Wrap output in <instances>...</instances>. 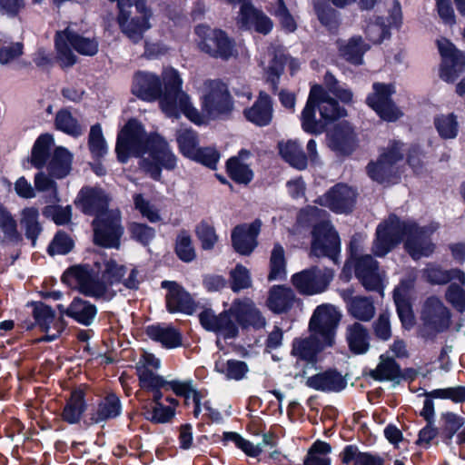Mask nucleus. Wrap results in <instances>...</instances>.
I'll list each match as a JSON object with an SVG mask.
<instances>
[{
    "label": "nucleus",
    "mask_w": 465,
    "mask_h": 465,
    "mask_svg": "<svg viewBox=\"0 0 465 465\" xmlns=\"http://www.w3.org/2000/svg\"><path fill=\"white\" fill-rule=\"evenodd\" d=\"M200 101L203 112L212 119L228 115L233 109V102L228 87L219 80L203 82Z\"/></svg>",
    "instance_id": "6"
},
{
    "label": "nucleus",
    "mask_w": 465,
    "mask_h": 465,
    "mask_svg": "<svg viewBox=\"0 0 465 465\" xmlns=\"http://www.w3.org/2000/svg\"><path fill=\"white\" fill-rule=\"evenodd\" d=\"M238 24L244 28H254L262 34H268L272 28L271 19L262 12L255 9L251 1H244L240 7Z\"/></svg>",
    "instance_id": "31"
},
{
    "label": "nucleus",
    "mask_w": 465,
    "mask_h": 465,
    "mask_svg": "<svg viewBox=\"0 0 465 465\" xmlns=\"http://www.w3.org/2000/svg\"><path fill=\"white\" fill-rule=\"evenodd\" d=\"M35 190L41 193H47L45 202L54 203L59 202L56 183L43 172L37 173L34 179Z\"/></svg>",
    "instance_id": "59"
},
{
    "label": "nucleus",
    "mask_w": 465,
    "mask_h": 465,
    "mask_svg": "<svg viewBox=\"0 0 465 465\" xmlns=\"http://www.w3.org/2000/svg\"><path fill=\"white\" fill-rule=\"evenodd\" d=\"M337 45L340 54L353 64L362 63L363 54L370 47L360 36H353L348 41L340 40L337 42Z\"/></svg>",
    "instance_id": "46"
},
{
    "label": "nucleus",
    "mask_w": 465,
    "mask_h": 465,
    "mask_svg": "<svg viewBox=\"0 0 465 465\" xmlns=\"http://www.w3.org/2000/svg\"><path fill=\"white\" fill-rule=\"evenodd\" d=\"M147 336L168 350L178 348L183 344L182 333L166 323H155L147 326Z\"/></svg>",
    "instance_id": "34"
},
{
    "label": "nucleus",
    "mask_w": 465,
    "mask_h": 465,
    "mask_svg": "<svg viewBox=\"0 0 465 465\" xmlns=\"http://www.w3.org/2000/svg\"><path fill=\"white\" fill-rule=\"evenodd\" d=\"M195 35L199 49L213 58L229 60L238 55L234 42L223 30L200 25Z\"/></svg>",
    "instance_id": "7"
},
{
    "label": "nucleus",
    "mask_w": 465,
    "mask_h": 465,
    "mask_svg": "<svg viewBox=\"0 0 465 465\" xmlns=\"http://www.w3.org/2000/svg\"><path fill=\"white\" fill-rule=\"evenodd\" d=\"M345 465H384V460L378 454L362 452L354 445L346 446L341 453Z\"/></svg>",
    "instance_id": "44"
},
{
    "label": "nucleus",
    "mask_w": 465,
    "mask_h": 465,
    "mask_svg": "<svg viewBox=\"0 0 465 465\" xmlns=\"http://www.w3.org/2000/svg\"><path fill=\"white\" fill-rule=\"evenodd\" d=\"M88 146L92 155L95 158L103 157L107 153V145L100 124L91 126Z\"/></svg>",
    "instance_id": "61"
},
{
    "label": "nucleus",
    "mask_w": 465,
    "mask_h": 465,
    "mask_svg": "<svg viewBox=\"0 0 465 465\" xmlns=\"http://www.w3.org/2000/svg\"><path fill=\"white\" fill-rule=\"evenodd\" d=\"M331 451L330 444L324 441H315L304 459L305 465H331L329 454Z\"/></svg>",
    "instance_id": "56"
},
{
    "label": "nucleus",
    "mask_w": 465,
    "mask_h": 465,
    "mask_svg": "<svg viewBox=\"0 0 465 465\" xmlns=\"http://www.w3.org/2000/svg\"><path fill=\"white\" fill-rule=\"evenodd\" d=\"M426 279L435 284H444L451 280H457L459 283L452 282L449 285L445 298L457 311L465 312V274L460 270L443 271L435 265L428 266L424 271Z\"/></svg>",
    "instance_id": "10"
},
{
    "label": "nucleus",
    "mask_w": 465,
    "mask_h": 465,
    "mask_svg": "<svg viewBox=\"0 0 465 465\" xmlns=\"http://www.w3.org/2000/svg\"><path fill=\"white\" fill-rule=\"evenodd\" d=\"M434 125L442 139H454L459 134V123L454 114L435 117Z\"/></svg>",
    "instance_id": "55"
},
{
    "label": "nucleus",
    "mask_w": 465,
    "mask_h": 465,
    "mask_svg": "<svg viewBox=\"0 0 465 465\" xmlns=\"http://www.w3.org/2000/svg\"><path fill=\"white\" fill-rule=\"evenodd\" d=\"M149 387H155L161 391L172 390L177 396L184 398L186 405H188L189 401L192 400L193 403L194 404L193 415L195 418H198L200 416L202 411V395L193 388V381L191 380H174L168 381L164 380L162 376L153 374L149 375L147 373V390L149 389Z\"/></svg>",
    "instance_id": "19"
},
{
    "label": "nucleus",
    "mask_w": 465,
    "mask_h": 465,
    "mask_svg": "<svg viewBox=\"0 0 465 465\" xmlns=\"http://www.w3.org/2000/svg\"><path fill=\"white\" fill-rule=\"evenodd\" d=\"M289 64V67L293 74L300 67L298 60L287 58L282 53L268 52V54L260 59V65L266 74L267 80L273 88L277 87L278 79L283 72L284 64Z\"/></svg>",
    "instance_id": "27"
},
{
    "label": "nucleus",
    "mask_w": 465,
    "mask_h": 465,
    "mask_svg": "<svg viewBox=\"0 0 465 465\" xmlns=\"http://www.w3.org/2000/svg\"><path fill=\"white\" fill-rule=\"evenodd\" d=\"M53 143V136L48 134H41L37 138L31 156V163L35 167L42 168L45 164Z\"/></svg>",
    "instance_id": "54"
},
{
    "label": "nucleus",
    "mask_w": 465,
    "mask_h": 465,
    "mask_svg": "<svg viewBox=\"0 0 465 465\" xmlns=\"http://www.w3.org/2000/svg\"><path fill=\"white\" fill-rule=\"evenodd\" d=\"M214 370L225 379L232 381L243 380L249 371L248 365L244 361L223 358L215 361Z\"/></svg>",
    "instance_id": "48"
},
{
    "label": "nucleus",
    "mask_w": 465,
    "mask_h": 465,
    "mask_svg": "<svg viewBox=\"0 0 465 465\" xmlns=\"http://www.w3.org/2000/svg\"><path fill=\"white\" fill-rule=\"evenodd\" d=\"M24 45L22 42H15L10 36L0 33V63L8 64L23 54Z\"/></svg>",
    "instance_id": "53"
},
{
    "label": "nucleus",
    "mask_w": 465,
    "mask_h": 465,
    "mask_svg": "<svg viewBox=\"0 0 465 465\" xmlns=\"http://www.w3.org/2000/svg\"><path fill=\"white\" fill-rule=\"evenodd\" d=\"M421 320L425 328L432 332H440L449 328L450 312L440 299L430 297L424 303Z\"/></svg>",
    "instance_id": "24"
},
{
    "label": "nucleus",
    "mask_w": 465,
    "mask_h": 465,
    "mask_svg": "<svg viewBox=\"0 0 465 465\" xmlns=\"http://www.w3.org/2000/svg\"><path fill=\"white\" fill-rule=\"evenodd\" d=\"M72 160L73 155L68 150L56 148L48 164L50 174L58 179L65 177L71 171Z\"/></svg>",
    "instance_id": "49"
},
{
    "label": "nucleus",
    "mask_w": 465,
    "mask_h": 465,
    "mask_svg": "<svg viewBox=\"0 0 465 465\" xmlns=\"http://www.w3.org/2000/svg\"><path fill=\"white\" fill-rule=\"evenodd\" d=\"M223 440L225 442H232L238 449L252 458L258 457L262 451V446L253 444L236 432H224Z\"/></svg>",
    "instance_id": "63"
},
{
    "label": "nucleus",
    "mask_w": 465,
    "mask_h": 465,
    "mask_svg": "<svg viewBox=\"0 0 465 465\" xmlns=\"http://www.w3.org/2000/svg\"><path fill=\"white\" fill-rule=\"evenodd\" d=\"M279 151L282 157L292 167L299 170L307 167V157L301 144L296 141L289 140L279 143Z\"/></svg>",
    "instance_id": "47"
},
{
    "label": "nucleus",
    "mask_w": 465,
    "mask_h": 465,
    "mask_svg": "<svg viewBox=\"0 0 465 465\" xmlns=\"http://www.w3.org/2000/svg\"><path fill=\"white\" fill-rule=\"evenodd\" d=\"M341 249V242L337 232L325 220L317 223L312 231L311 252L316 257H329L335 260Z\"/></svg>",
    "instance_id": "17"
},
{
    "label": "nucleus",
    "mask_w": 465,
    "mask_h": 465,
    "mask_svg": "<svg viewBox=\"0 0 465 465\" xmlns=\"http://www.w3.org/2000/svg\"><path fill=\"white\" fill-rule=\"evenodd\" d=\"M147 392L152 393V411H151V421L153 423H168L173 420L175 416V410L178 405V401L166 397L164 401L168 405L164 404L163 400L162 391L155 387H149Z\"/></svg>",
    "instance_id": "32"
},
{
    "label": "nucleus",
    "mask_w": 465,
    "mask_h": 465,
    "mask_svg": "<svg viewBox=\"0 0 465 465\" xmlns=\"http://www.w3.org/2000/svg\"><path fill=\"white\" fill-rule=\"evenodd\" d=\"M39 212L35 207H27L22 211L21 225L25 228V235L27 238L35 241L41 227L38 223Z\"/></svg>",
    "instance_id": "60"
},
{
    "label": "nucleus",
    "mask_w": 465,
    "mask_h": 465,
    "mask_svg": "<svg viewBox=\"0 0 465 465\" xmlns=\"http://www.w3.org/2000/svg\"><path fill=\"white\" fill-rule=\"evenodd\" d=\"M414 279L402 280L393 292V299L396 304L397 312L402 326L410 330L414 325V316L408 302L409 291L413 284Z\"/></svg>",
    "instance_id": "33"
},
{
    "label": "nucleus",
    "mask_w": 465,
    "mask_h": 465,
    "mask_svg": "<svg viewBox=\"0 0 465 465\" xmlns=\"http://www.w3.org/2000/svg\"><path fill=\"white\" fill-rule=\"evenodd\" d=\"M94 242L104 248L119 249L120 240L124 234L121 212L111 209L101 213L93 221Z\"/></svg>",
    "instance_id": "8"
},
{
    "label": "nucleus",
    "mask_w": 465,
    "mask_h": 465,
    "mask_svg": "<svg viewBox=\"0 0 465 465\" xmlns=\"http://www.w3.org/2000/svg\"><path fill=\"white\" fill-rule=\"evenodd\" d=\"M402 143L393 142L375 162L367 166L370 178L377 183H394L400 175L399 163L402 161Z\"/></svg>",
    "instance_id": "11"
},
{
    "label": "nucleus",
    "mask_w": 465,
    "mask_h": 465,
    "mask_svg": "<svg viewBox=\"0 0 465 465\" xmlns=\"http://www.w3.org/2000/svg\"><path fill=\"white\" fill-rule=\"evenodd\" d=\"M349 313L361 322L371 321L375 314L373 302L367 297L355 296L347 301Z\"/></svg>",
    "instance_id": "50"
},
{
    "label": "nucleus",
    "mask_w": 465,
    "mask_h": 465,
    "mask_svg": "<svg viewBox=\"0 0 465 465\" xmlns=\"http://www.w3.org/2000/svg\"><path fill=\"white\" fill-rule=\"evenodd\" d=\"M286 261L283 247L276 243L271 252L269 281H282L286 278Z\"/></svg>",
    "instance_id": "52"
},
{
    "label": "nucleus",
    "mask_w": 465,
    "mask_h": 465,
    "mask_svg": "<svg viewBox=\"0 0 465 465\" xmlns=\"http://www.w3.org/2000/svg\"><path fill=\"white\" fill-rule=\"evenodd\" d=\"M231 312H233L234 320L242 327L252 326L260 329L265 325V319L250 299L234 301L231 306Z\"/></svg>",
    "instance_id": "29"
},
{
    "label": "nucleus",
    "mask_w": 465,
    "mask_h": 465,
    "mask_svg": "<svg viewBox=\"0 0 465 465\" xmlns=\"http://www.w3.org/2000/svg\"><path fill=\"white\" fill-rule=\"evenodd\" d=\"M341 313L331 304H322L314 310L309 322V331L321 342L333 345Z\"/></svg>",
    "instance_id": "14"
},
{
    "label": "nucleus",
    "mask_w": 465,
    "mask_h": 465,
    "mask_svg": "<svg viewBox=\"0 0 465 465\" xmlns=\"http://www.w3.org/2000/svg\"><path fill=\"white\" fill-rule=\"evenodd\" d=\"M121 411L120 399L114 393H109L92 410L90 420L94 423L104 422L118 417Z\"/></svg>",
    "instance_id": "37"
},
{
    "label": "nucleus",
    "mask_w": 465,
    "mask_h": 465,
    "mask_svg": "<svg viewBox=\"0 0 465 465\" xmlns=\"http://www.w3.org/2000/svg\"><path fill=\"white\" fill-rule=\"evenodd\" d=\"M261 222L255 221L251 224L236 226L232 232V242L234 250L242 255H250L257 246L256 238L260 232Z\"/></svg>",
    "instance_id": "28"
},
{
    "label": "nucleus",
    "mask_w": 465,
    "mask_h": 465,
    "mask_svg": "<svg viewBox=\"0 0 465 465\" xmlns=\"http://www.w3.org/2000/svg\"><path fill=\"white\" fill-rule=\"evenodd\" d=\"M126 272L127 268L124 265L100 254L96 256L93 267L73 266L64 272V279L74 281L83 294L100 298L106 293L109 286L120 282L128 289H137L140 284L138 271L131 268L125 278Z\"/></svg>",
    "instance_id": "2"
},
{
    "label": "nucleus",
    "mask_w": 465,
    "mask_h": 465,
    "mask_svg": "<svg viewBox=\"0 0 465 465\" xmlns=\"http://www.w3.org/2000/svg\"><path fill=\"white\" fill-rule=\"evenodd\" d=\"M124 1L125 0H119L120 14L118 22L122 31L127 35V37L136 43L143 38L144 32L145 15L143 13V5L140 0L139 4L141 5V8L137 10L141 13V17L129 19L126 15Z\"/></svg>",
    "instance_id": "35"
},
{
    "label": "nucleus",
    "mask_w": 465,
    "mask_h": 465,
    "mask_svg": "<svg viewBox=\"0 0 465 465\" xmlns=\"http://www.w3.org/2000/svg\"><path fill=\"white\" fill-rule=\"evenodd\" d=\"M176 164V156L166 141L156 133L147 135V173L154 180H159L163 168L173 170Z\"/></svg>",
    "instance_id": "12"
},
{
    "label": "nucleus",
    "mask_w": 465,
    "mask_h": 465,
    "mask_svg": "<svg viewBox=\"0 0 465 465\" xmlns=\"http://www.w3.org/2000/svg\"><path fill=\"white\" fill-rule=\"evenodd\" d=\"M161 287L167 291L165 301L167 310L172 312L193 314L197 308L192 295L176 282L163 281Z\"/></svg>",
    "instance_id": "23"
},
{
    "label": "nucleus",
    "mask_w": 465,
    "mask_h": 465,
    "mask_svg": "<svg viewBox=\"0 0 465 465\" xmlns=\"http://www.w3.org/2000/svg\"><path fill=\"white\" fill-rule=\"evenodd\" d=\"M54 124L58 130L74 137H77L83 134V129L78 124V121L65 109L57 112Z\"/></svg>",
    "instance_id": "57"
},
{
    "label": "nucleus",
    "mask_w": 465,
    "mask_h": 465,
    "mask_svg": "<svg viewBox=\"0 0 465 465\" xmlns=\"http://www.w3.org/2000/svg\"><path fill=\"white\" fill-rule=\"evenodd\" d=\"M294 299L295 294L291 288L274 285L269 291L266 303L268 308L274 313H282L291 309Z\"/></svg>",
    "instance_id": "40"
},
{
    "label": "nucleus",
    "mask_w": 465,
    "mask_h": 465,
    "mask_svg": "<svg viewBox=\"0 0 465 465\" xmlns=\"http://www.w3.org/2000/svg\"><path fill=\"white\" fill-rule=\"evenodd\" d=\"M54 43L56 58L62 67H71L76 63V56L71 47L83 55L92 56L98 51V43L94 38L81 36L69 26L56 32Z\"/></svg>",
    "instance_id": "5"
},
{
    "label": "nucleus",
    "mask_w": 465,
    "mask_h": 465,
    "mask_svg": "<svg viewBox=\"0 0 465 465\" xmlns=\"http://www.w3.org/2000/svg\"><path fill=\"white\" fill-rule=\"evenodd\" d=\"M330 344L321 342L312 333L307 338L295 339L292 343V354L307 361H313L316 354Z\"/></svg>",
    "instance_id": "42"
},
{
    "label": "nucleus",
    "mask_w": 465,
    "mask_h": 465,
    "mask_svg": "<svg viewBox=\"0 0 465 465\" xmlns=\"http://www.w3.org/2000/svg\"><path fill=\"white\" fill-rule=\"evenodd\" d=\"M346 340L350 350L355 354L365 353L370 347L368 330L359 322L347 326Z\"/></svg>",
    "instance_id": "45"
},
{
    "label": "nucleus",
    "mask_w": 465,
    "mask_h": 465,
    "mask_svg": "<svg viewBox=\"0 0 465 465\" xmlns=\"http://www.w3.org/2000/svg\"><path fill=\"white\" fill-rule=\"evenodd\" d=\"M115 152L121 163L130 157H141L145 153V133L143 125L136 119H130L118 133Z\"/></svg>",
    "instance_id": "9"
},
{
    "label": "nucleus",
    "mask_w": 465,
    "mask_h": 465,
    "mask_svg": "<svg viewBox=\"0 0 465 465\" xmlns=\"http://www.w3.org/2000/svg\"><path fill=\"white\" fill-rule=\"evenodd\" d=\"M330 147L343 154L350 153L355 145V135L347 123H341L328 134Z\"/></svg>",
    "instance_id": "36"
},
{
    "label": "nucleus",
    "mask_w": 465,
    "mask_h": 465,
    "mask_svg": "<svg viewBox=\"0 0 465 465\" xmlns=\"http://www.w3.org/2000/svg\"><path fill=\"white\" fill-rule=\"evenodd\" d=\"M86 410L84 392L77 389L71 392L62 411V420L69 424L78 423Z\"/></svg>",
    "instance_id": "41"
},
{
    "label": "nucleus",
    "mask_w": 465,
    "mask_h": 465,
    "mask_svg": "<svg viewBox=\"0 0 465 465\" xmlns=\"http://www.w3.org/2000/svg\"><path fill=\"white\" fill-rule=\"evenodd\" d=\"M381 361L372 371V377L379 381H391L399 382L401 374L399 364L391 358L381 355Z\"/></svg>",
    "instance_id": "51"
},
{
    "label": "nucleus",
    "mask_w": 465,
    "mask_h": 465,
    "mask_svg": "<svg viewBox=\"0 0 465 465\" xmlns=\"http://www.w3.org/2000/svg\"><path fill=\"white\" fill-rule=\"evenodd\" d=\"M351 252L354 260L355 275L364 288L381 293L387 282L384 272L379 269L378 262L370 254L359 255L355 239L351 242Z\"/></svg>",
    "instance_id": "13"
},
{
    "label": "nucleus",
    "mask_w": 465,
    "mask_h": 465,
    "mask_svg": "<svg viewBox=\"0 0 465 465\" xmlns=\"http://www.w3.org/2000/svg\"><path fill=\"white\" fill-rule=\"evenodd\" d=\"M306 385L316 391H340L346 386V381L334 371H327L309 377Z\"/></svg>",
    "instance_id": "38"
},
{
    "label": "nucleus",
    "mask_w": 465,
    "mask_h": 465,
    "mask_svg": "<svg viewBox=\"0 0 465 465\" xmlns=\"http://www.w3.org/2000/svg\"><path fill=\"white\" fill-rule=\"evenodd\" d=\"M343 115L345 110L321 85L314 84L302 113V127L306 133L319 134L324 132L329 122Z\"/></svg>",
    "instance_id": "3"
},
{
    "label": "nucleus",
    "mask_w": 465,
    "mask_h": 465,
    "mask_svg": "<svg viewBox=\"0 0 465 465\" xmlns=\"http://www.w3.org/2000/svg\"><path fill=\"white\" fill-rule=\"evenodd\" d=\"M249 156V152L241 151L237 156L227 161V173L231 179L237 183L247 184L253 178V173L246 162Z\"/></svg>",
    "instance_id": "39"
},
{
    "label": "nucleus",
    "mask_w": 465,
    "mask_h": 465,
    "mask_svg": "<svg viewBox=\"0 0 465 465\" xmlns=\"http://www.w3.org/2000/svg\"><path fill=\"white\" fill-rule=\"evenodd\" d=\"M64 314L83 325L89 326L97 314V309L87 301L74 298L64 311Z\"/></svg>",
    "instance_id": "43"
},
{
    "label": "nucleus",
    "mask_w": 465,
    "mask_h": 465,
    "mask_svg": "<svg viewBox=\"0 0 465 465\" xmlns=\"http://www.w3.org/2000/svg\"><path fill=\"white\" fill-rule=\"evenodd\" d=\"M334 276L328 268L312 267L292 276L294 288L303 295H314L325 292Z\"/></svg>",
    "instance_id": "15"
},
{
    "label": "nucleus",
    "mask_w": 465,
    "mask_h": 465,
    "mask_svg": "<svg viewBox=\"0 0 465 465\" xmlns=\"http://www.w3.org/2000/svg\"><path fill=\"white\" fill-rule=\"evenodd\" d=\"M438 227L435 223L420 227L412 220L401 221L395 214H391L376 229L372 252L375 256L383 257L404 241L405 249L413 259L429 256L434 250L429 237Z\"/></svg>",
    "instance_id": "1"
},
{
    "label": "nucleus",
    "mask_w": 465,
    "mask_h": 465,
    "mask_svg": "<svg viewBox=\"0 0 465 465\" xmlns=\"http://www.w3.org/2000/svg\"><path fill=\"white\" fill-rule=\"evenodd\" d=\"M175 253L184 262H190L195 258V250L189 232L182 231L175 241Z\"/></svg>",
    "instance_id": "62"
},
{
    "label": "nucleus",
    "mask_w": 465,
    "mask_h": 465,
    "mask_svg": "<svg viewBox=\"0 0 465 465\" xmlns=\"http://www.w3.org/2000/svg\"><path fill=\"white\" fill-rule=\"evenodd\" d=\"M244 118L256 126H267L273 116V107L271 97L264 92H260L254 104L242 112Z\"/></svg>",
    "instance_id": "30"
},
{
    "label": "nucleus",
    "mask_w": 465,
    "mask_h": 465,
    "mask_svg": "<svg viewBox=\"0 0 465 465\" xmlns=\"http://www.w3.org/2000/svg\"><path fill=\"white\" fill-rule=\"evenodd\" d=\"M109 202L110 198L101 188L84 187L78 193L75 204L84 213L98 217L101 213L110 211Z\"/></svg>",
    "instance_id": "26"
},
{
    "label": "nucleus",
    "mask_w": 465,
    "mask_h": 465,
    "mask_svg": "<svg viewBox=\"0 0 465 465\" xmlns=\"http://www.w3.org/2000/svg\"><path fill=\"white\" fill-rule=\"evenodd\" d=\"M356 196V191L352 187L337 183L320 196L316 203L336 213H347L352 210Z\"/></svg>",
    "instance_id": "22"
},
{
    "label": "nucleus",
    "mask_w": 465,
    "mask_h": 465,
    "mask_svg": "<svg viewBox=\"0 0 465 465\" xmlns=\"http://www.w3.org/2000/svg\"><path fill=\"white\" fill-rule=\"evenodd\" d=\"M373 92L367 96V104L377 114L388 122L396 121L402 113L391 101V95L395 93V87L391 84L375 83Z\"/></svg>",
    "instance_id": "18"
},
{
    "label": "nucleus",
    "mask_w": 465,
    "mask_h": 465,
    "mask_svg": "<svg viewBox=\"0 0 465 465\" xmlns=\"http://www.w3.org/2000/svg\"><path fill=\"white\" fill-rule=\"evenodd\" d=\"M233 319L231 308L219 314H216L212 309H204L199 313V321L203 328L217 335L218 346H220L221 339L228 340L237 336L238 326Z\"/></svg>",
    "instance_id": "16"
},
{
    "label": "nucleus",
    "mask_w": 465,
    "mask_h": 465,
    "mask_svg": "<svg viewBox=\"0 0 465 465\" xmlns=\"http://www.w3.org/2000/svg\"><path fill=\"white\" fill-rule=\"evenodd\" d=\"M437 45L442 59L440 78L445 82H454L465 70V54L446 38L439 39Z\"/></svg>",
    "instance_id": "20"
},
{
    "label": "nucleus",
    "mask_w": 465,
    "mask_h": 465,
    "mask_svg": "<svg viewBox=\"0 0 465 465\" xmlns=\"http://www.w3.org/2000/svg\"><path fill=\"white\" fill-rule=\"evenodd\" d=\"M231 288L237 292L252 286V278L249 270L242 264H237L230 272Z\"/></svg>",
    "instance_id": "64"
},
{
    "label": "nucleus",
    "mask_w": 465,
    "mask_h": 465,
    "mask_svg": "<svg viewBox=\"0 0 465 465\" xmlns=\"http://www.w3.org/2000/svg\"><path fill=\"white\" fill-rule=\"evenodd\" d=\"M31 305L35 323L46 333L40 341H52L57 339L64 330V323L55 319L54 311L41 302H32Z\"/></svg>",
    "instance_id": "25"
},
{
    "label": "nucleus",
    "mask_w": 465,
    "mask_h": 465,
    "mask_svg": "<svg viewBox=\"0 0 465 465\" xmlns=\"http://www.w3.org/2000/svg\"><path fill=\"white\" fill-rule=\"evenodd\" d=\"M158 99L161 110L168 117L178 119L184 115L195 124L204 123L203 114L194 106L191 97L182 89L176 93L162 94V84L154 74H147V101Z\"/></svg>",
    "instance_id": "4"
},
{
    "label": "nucleus",
    "mask_w": 465,
    "mask_h": 465,
    "mask_svg": "<svg viewBox=\"0 0 465 465\" xmlns=\"http://www.w3.org/2000/svg\"><path fill=\"white\" fill-rule=\"evenodd\" d=\"M176 140L180 152L185 157L192 159L195 157V152L198 147V138L196 133L192 129H181L177 133Z\"/></svg>",
    "instance_id": "58"
},
{
    "label": "nucleus",
    "mask_w": 465,
    "mask_h": 465,
    "mask_svg": "<svg viewBox=\"0 0 465 465\" xmlns=\"http://www.w3.org/2000/svg\"><path fill=\"white\" fill-rule=\"evenodd\" d=\"M401 22V6L398 3H394L386 19L380 16L370 18L364 25V33L371 43L380 44L390 36V29L399 28Z\"/></svg>",
    "instance_id": "21"
}]
</instances>
